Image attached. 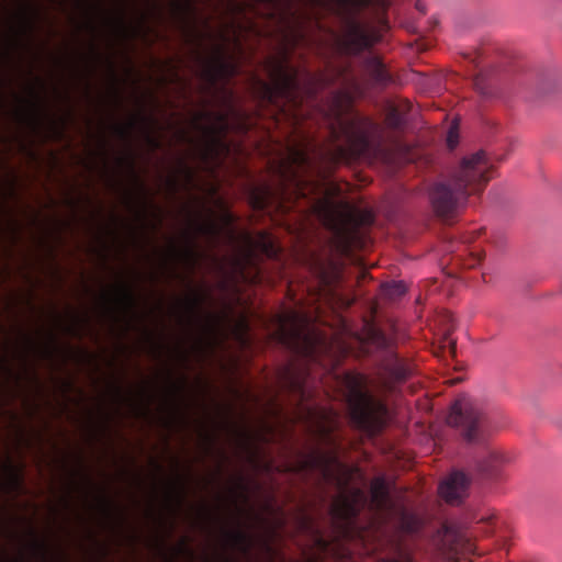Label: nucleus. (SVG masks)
Listing matches in <instances>:
<instances>
[{
  "label": "nucleus",
  "instance_id": "c756f323",
  "mask_svg": "<svg viewBox=\"0 0 562 562\" xmlns=\"http://www.w3.org/2000/svg\"><path fill=\"white\" fill-rule=\"evenodd\" d=\"M134 127V122H131L128 125L124 126V125H115V131L116 133L123 137V138H127L128 135H130V132L131 130Z\"/></svg>",
  "mask_w": 562,
  "mask_h": 562
},
{
  "label": "nucleus",
  "instance_id": "412c9836",
  "mask_svg": "<svg viewBox=\"0 0 562 562\" xmlns=\"http://www.w3.org/2000/svg\"><path fill=\"white\" fill-rule=\"evenodd\" d=\"M405 123L404 115L395 108L391 109L385 117V124L392 130H401Z\"/></svg>",
  "mask_w": 562,
  "mask_h": 562
},
{
  "label": "nucleus",
  "instance_id": "58836bf2",
  "mask_svg": "<svg viewBox=\"0 0 562 562\" xmlns=\"http://www.w3.org/2000/svg\"><path fill=\"white\" fill-rule=\"evenodd\" d=\"M35 547L37 550H40L42 553H44L46 551V547L44 543L42 542H38V541H35Z\"/></svg>",
  "mask_w": 562,
  "mask_h": 562
},
{
  "label": "nucleus",
  "instance_id": "ea45409f",
  "mask_svg": "<svg viewBox=\"0 0 562 562\" xmlns=\"http://www.w3.org/2000/svg\"><path fill=\"white\" fill-rule=\"evenodd\" d=\"M416 9H417L418 11H420L422 13H425V12H426V7H425V4H424L423 2H420V1L416 2Z\"/></svg>",
  "mask_w": 562,
  "mask_h": 562
},
{
  "label": "nucleus",
  "instance_id": "3c124183",
  "mask_svg": "<svg viewBox=\"0 0 562 562\" xmlns=\"http://www.w3.org/2000/svg\"><path fill=\"white\" fill-rule=\"evenodd\" d=\"M225 562H232L231 560H225Z\"/></svg>",
  "mask_w": 562,
  "mask_h": 562
},
{
  "label": "nucleus",
  "instance_id": "423d86ee",
  "mask_svg": "<svg viewBox=\"0 0 562 562\" xmlns=\"http://www.w3.org/2000/svg\"><path fill=\"white\" fill-rule=\"evenodd\" d=\"M342 384L351 424L369 436L380 432L386 423L387 407L370 392L367 376L347 372Z\"/></svg>",
  "mask_w": 562,
  "mask_h": 562
},
{
  "label": "nucleus",
  "instance_id": "79ce46f5",
  "mask_svg": "<svg viewBox=\"0 0 562 562\" xmlns=\"http://www.w3.org/2000/svg\"><path fill=\"white\" fill-rule=\"evenodd\" d=\"M102 503H103V506H104L105 510L109 512L110 508H111L110 501L108 498L103 497Z\"/></svg>",
  "mask_w": 562,
  "mask_h": 562
},
{
  "label": "nucleus",
  "instance_id": "2eb2a0df",
  "mask_svg": "<svg viewBox=\"0 0 562 562\" xmlns=\"http://www.w3.org/2000/svg\"><path fill=\"white\" fill-rule=\"evenodd\" d=\"M371 502L379 512L387 510L392 506L389 486L383 476L375 477L371 483Z\"/></svg>",
  "mask_w": 562,
  "mask_h": 562
},
{
  "label": "nucleus",
  "instance_id": "09e8293b",
  "mask_svg": "<svg viewBox=\"0 0 562 562\" xmlns=\"http://www.w3.org/2000/svg\"><path fill=\"white\" fill-rule=\"evenodd\" d=\"M115 392H116V395H117V396H121V389H120V387H116V389H115Z\"/></svg>",
  "mask_w": 562,
  "mask_h": 562
},
{
  "label": "nucleus",
  "instance_id": "b1692460",
  "mask_svg": "<svg viewBox=\"0 0 562 562\" xmlns=\"http://www.w3.org/2000/svg\"><path fill=\"white\" fill-rule=\"evenodd\" d=\"M227 68V65L223 61L221 57H217L212 65L205 69V77L210 81H215L216 79V72L217 70H225Z\"/></svg>",
  "mask_w": 562,
  "mask_h": 562
},
{
  "label": "nucleus",
  "instance_id": "7c9ffc66",
  "mask_svg": "<svg viewBox=\"0 0 562 562\" xmlns=\"http://www.w3.org/2000/svg\"><path fill=\"white\" fill-rule=\"evenodd\" d=\"M339 234L341 235L340 237L342 239L344 248H349L353 243V233L348 231H341L339 232Z\"/></svg>",
  "mask_w": 562,
  "mask_h": 562
},
{
  "label": "nucleus",
  "instance_id": "4468645a",
  "mask_svg": "<svg viewBox=\"0 0 562 562\" xmlns=\"http://www.w3.org/2000/svg\"><path fill=\"white\" fill-rule=\"evenodd\" d=\"M281 386L289 392L297 395L300 400L306 396L304 378L292 367H286L282 370L280 376Z\"/></svg>",
  "mask_w": 562,
  "mask_h": 562
},
{
  "label": "nucleus",
  "instance_id": "ddd939ff",
  "mask_svg": "<svg viewBox=\"0 0 562 562\" xmlns=\"http://www.w3.org/2000/svg\"><path fill=\"white\" fill-rule=\"evenodd\" d=\"M505 461L506 459L501 452L490 450L476 461V470L484 477L498 479Z\"/></svg>",
  "mask_w": 562,
  "mask_h": 562
},
{
  "label": "nucleus",
  "instance_id": "de8ad7c7",
  "mask_svg": "<svg viewBox=\"0 0 562 562\" xmlns=\"http://www.w3.org/2000/svg\"><path fill=\"white\" fill-rule=\"evenodd\" d=\"M223 124H225V117L224 115L220 114L217 117Z\"/></svg>",
  "mask_w": 562,
  "mask_h": 562
},
{
  "label": "nucleus",
  "instance_id": "8fccbe9b",
  "mask_svg": "<svg viewBox=\"0 0 562 562\" xmlns=\"http://www.w3.org/2000/svg\"><path fill=\"white\" fill-rule=\"evenodd\" d=\"M139 189H140V191H142L143 193L145 192V188H144V186H143V184H139Z\"/></svg>",
  "mask_w": 562,
  "mask_h": 562
},
{
  "label": "nucleus",
  "instance_id": "c85d7f7f",
  "mask_svg": "<svg viewBox=\"0 0 562 562\" xmlns=\"http://www.w3.org/2000/svg\"><path fill=\"white\" fill-rule=\"evenodd\" d=\"M201 303V297L198 293H193L188 300H187V306L190 312H193L198 308V306Z\"/></svg>",
  "mask_w": 562,
  "mask_h": 562
},
{
  "label": "nucleus",
  "instance_id": "dca6fc26",
  "mask_svg": "<svg viewBox=\"0 0 562 562\" xmlns=\"http://www.w3.org/2000/svg\"><path fill=\"white\" fill-rule=\"evenodd\" d=\"M364 67L370 78L378 85H384L390 76L381 59L376 56H368L364 60Z\"/></svg>",
  "mask_w": 562,
  "mask_h": 562
},
{
  "label": "nucleus",
  "instance_id": "20e7f679",
  "mask_svg": "<svg viewBox=\"0 0 562 562\" xmlns=\"http://www.w3.org/2000/svg\"><path fill=\"white\" fill-rule=\"evenodd\" d=\"M391 0H334L331 11L340 20L341 34L337 41L341 48L358 55L380 40V31H386V12Z\"/></svg>",
  "mask_w": 562,
  "mask_h": 562
},
{
  "label": "nucleus",
  "instance_id": "c03bdc74",
  "mask_svg": "<svg viewBox=\"0 0 562 562\" xmlns=\"http://www.w3.org/2000/svg\"><path fill=\"white\" fill-rule=\"evenodd\" d=\"M181 391H182V385H176V386H173V392H175L176 394L180 393Z\"/></svg>",
  "mask_w": 562,
  "mask_h": 562
},
{
  "label": "nucleus",
  "instance_id": "2f4dec72",
  "mask_svg": "<svg viewBox=\"0 0 562 562\" xmlns=\"http://www.w3.org/2000/svg\"><path fill=\"white\" fill-rule=\"evenodd\" d=\"M482 260V255L480 252H472L470 259L464 263L467 268H474Z\"/></svg>",
  "mask_w": 562,
  "mask_h": 562
},
{
  "label": "nucleus",
  "instance_id": "0eeeda50",
  "mask_svg": "<svg viewBox=\"0 0 562 562\" xmlns=\"http://www.w3.org/2000/svg\"><path fill=\"white\" fill-rule=\"evenodd\" d=\"M366 352L381 351L380 382L385 391H393L395 384L405 382L414 372L413 363L401 358L394 350L392 340L380 329L371 327L363 342Z\"/></svg>",
  "mask_w": 562,
  "mask_h": 562
},
{
  "label": "nucleus",
  "instance_id": "e433bc0d",
  "mask_svg": "<svg viewBox=\"0 0 562 562\" xmlns=\"http://www.w3.org/2000/svg\"><path fill=\"white\" fill-rule=\"evenodd\" d=\"M223 220L227 225H232L234 222V216L231 212L224 211L223 212Z\"/></svg>",
  "mask_w": 562,
  "mask_h": 562
},
{
  "label": "nucleus",
  "instance_id": "7ed1b4c3",
  "mask_svg": "<svg viewBox=\"0 0 562 562\" xmlns=\"http://www.w3.org/2000/svg\"><path fill=\"white\" fill-rule=\"evenodd\" d=\"M493 168L484 150L464 157L446 178L432 186L429 196L436 214L442 220L451 218L470 195L484 190Z\"/></svg>",
  "mask_w": 562,
  "mask_h": 562
},
{
  "label": "nucleus",
  "instance_id": "72a5a7b5",
  "mask_svg": "<svg viewBox=\"0 0 562 562\" xmlns=\"http://www.w3.org/2000/svg\"><path fill=\"white\" fill-rule=\"evenodd\" d=\"M447 144L450 149H453L458 144V135L452 128L448 133Z\"/></svg>",
  "mask_w": 562,
  "mask_h": 562
},
{
  "label": "nucleus",
  "instance_id": "a19ab883",
  "mask_svg": "<svg viewBox=\"0 0 562 562\" xmlns=\"http://www.w3.org/2000/svg\"><path fill=\"white\" fill-rule=\"evenodd\" d=\"M33 106H34V112H35L34 113V117H33V122H34L35 125H37L38 124V113H37L38 109H37V105H33Z\"/></svg>",
  "mask_w": 562,
  "mask_h": 562
},
{
  "label": "nucleus",
  "instance_id": "9d476101",
  "mask_svg": "<svg viewBox=\"0 0 562 562\" xmlns=\"http://www.w3.org/2000/svg\"><path fill=\"white\" fill-rule=\"evenodd\" d=\"M434 549L448 561H457L458 555L472 550L463 528L453 521H445L431 538Z\"/></svg>",
  "mask_w": 562,
  "mask_h": 562
},
{
  "label": "nucleus",
  "instance_id": "c9c22d12",
  "mask_svg": "<svg viewBox=\"0 0 562 562\" xmlns=\"http://www.w3.org/2000/svg\"><path fill=\"white\" fill-rule=\"evenodd\" d=\"M180 169H181V172H183L184 176L189 180H191V178L193 176L192 169L183 160H180Z\"/></svg>",
  "mask_w": 562,
  "mask_h": 562
},
{
  "label": "nucleus",
  "instance_id": "393cba45",
  "mask_svg": "<svg viewBox=\"0 0 562 562\" xmlns=\"http://www.w3.org/2000/svg\"><path fill=\"white\" fill-rule=\"evenodd\" d=\"M196 229L199 234L207 235V236H216L218 234V227L214 222H207L202 224H196Z\"/></svg>",
  "mask_w": 562,
  "mask_h": 562
},
{
  "label": "nucleus",
  "instance_id": "49530a36",
  "mask_svg": "<svg viewBox=\"0 0 562 562\" xmlns=\"http://www.w3.org/2000/svg\"><path fill=\"white\" fill-rule=\"evenodd\" d=\"M54 128H55V134L57 136H61L63 135V132L56 125H54Z\"/></svg>",
  "mask_w": 562,
  "mask_h": 562
},
{
  "label": "nucleus",
  "instance_id": "6ab92c4d",
  "mask_svg": "<svg viewBox=\"0 0 562 562\" xmlns=\"http://www.w3.org/2000/svg\"><path fill=\"white\" fill-rule=\"evenodd\" d=\"M381 293L389 300H397L406 293V285L402 281L385 282L381 285Z\"/></svg>",
  "mask_w": 562,
  "mask_h": 562
},
{
  "label": "nucleus",
  "instance_id": "1a4fd4ad",
  "mask_svg": "<svg viewBox=\"0 0 562 562\" xmlns=\"http://www.w3.org/2000/svg\"><path fill=\"white\" fill-rule=\"evenodd\" d=\"M308 318L295 310H286L276 316V337L288 348L299 350L310 347V337L305 329Z\"/></svg>",
  "mask_w": 562,
  "mask_h": 562
},
{
  "label": "nucleus",
  "instance_id": "a211bd4d",
  "mask_svg": "<svg viewBox=\"0 0 562 562\" xmlns=\"http://www.w3.org/2000/svg\"><path fill=\"white\" fill-rule=\"evenodd\" d=\"M379 562H415L414 549L398 544L390 557L383 558Z\"/></svg>",
  "mask_w": 562,
  "mask_h": 562
},
{
  "label": "nucleus",
  "instance_id": "f257e3e1",
  "mask_svg": "<svg viewBox=\"0 0 562 562\" xmlns=\"http://www.w3.org/2000/svg\"><path fill=\"white\" fill-rule=\"evenodd\" d=\"M382 139V128L374 121L364 117L347 120L339 113L330 125V144H317L307 135H300L285 147L284 165L293 181L301 184V173H321V165L352 162L370 155L373 142Z\"/></svg>",
  "mask_w": 562,
  "mask_h": 562
},
{
  "label": "nucleus",
  "instance_id": "9b49d317",
  "mask_svg": "<svg viewBox=\"0 0 562 562\" xmlns=\"http://www.w3.org/2000/svg\"><path fill=\"white\" fill-rule=\"evenodd\" d=\"M367 503L366 495L360 488H353L348 494H341L334 499L329 514L334 524L347 531L352 527L361 508Z\"/></svg>",
  "mask_w": 562,
  "mask_h": 562
},
{
  "label": "nucleus",
  "instance_id": "4c0bfd02",
  "mask_svg": "<svg viewBox=\"0 0 562 562\" xmlns=\"http://www.w3.org/2000/svg\"><path fill=\"white\" fill-rule=\"evenodd\" d=\"M148 140L154 148H158L160 146L159 140L151 136H148Z\"/></svg>",
  "mask_w": 562,
  "mask_h": 562
},
{
  "label": "nucleus",
  "instance_id": "f3484780",
  "mask_svg": "<svg viewBox=\"0 0 562 562\" xmlns=\"http://www.w3.org/2000/svg\"><path fill=\"white\" fill-rule=\"evenodd\" d=\"M398 525L405 533L415 535L418 533L422 522L417 516L402 508L398 513Z\"/></svg>",
  "mask_w": 562,
  "mask_h": 562
},
{
  "label": "nucleus",
  "instance_id": "5701e85b",
  "mask_svg": "<svg viewBox=\"0 0 562 562\" xmlns=\"http://www.w3.org/2000/svg\"><path fill=\"white\" fill-rule=\"evenodd\" d=\"M473 86L475 90L483 97H490L492 93L490 86L486 81V77L483 72H479L477 75H475L473 79Z\"/></svg>",
  "mask_w": 562,
  "mask_h": 562
},
{
  "label": "nucleus",
  "instance_id": "a878e982",
  "mask_svg": "<svg viewBox=\"0 0 562 562\" xmlns=\"http://www.w3.org/2000/svg\"><path fill=\"white\" fill-rule=\"evenodd\" d=\"M187 240H188V246L184 249L182 255L188 261L192 262L195 260V257H196V252L194 249V238L191 234H187Z\"/></svg>",
  "mask_w": 562,
  "mask_h": 562
},
{
  "label": "nucleus",
  "instance_id": "f8f14e48",
  "mask_svg": "<svg viewBox=\"0 0 562 562\" xmlns=\"http://www.w3.org/2000/svg\"><path fill=\"white\" fill-rule=\"evenodd\" d=\"M471 479L462 471L456 470L439 485V495L451 505L460 504L467 496Z\"/></svg>",
  "mask_w": 562,
  "mask_h": 562
},
{
  "label": "nucleus",
  "instance_id": "473e14b6",
  "mask_svg": "<svg viewBox=\"0 0 562 562\" xmlns=\"http://www.w3.org/2000/svg\"><path fill=\"white\" fill-rule=\"evenodd\" d=\"M262 249L268 256L276 255V249L272 241L267 239L266 237L262 240Z\"/></svg>",
  "mask_w": 562,
  "mask_h": 562
},
{
  "label": "nucleus",
  "instance_id": "aec40b11",
  "mask_svg": "<svg viewBox=\"0 0 562 562\" xmlns=\"http://www.w3.org/2000/svg\"><path fill=\"white\" fill-rule=\"evenodd\" d=\"M225 535L233 547L238 548L243 552L249 550V537L245 531L240 529L227 530Z\"/></svg>",
  "mask_w": 562,
  "mask_h": 562
},
{
  "label": "nucleus",
  "instance_id": "f03ea898",
  "mask_svg": "<svg viewBox=\"0 0 562 562\" xmlns=\"http://www.w3.org/2000/svg\"><path fill=\"white\" fill-rule=\"evenodd\" d=\"M268 72L270 82L257 79L261 101L294 121L304 116V103L315 100L317 92L328 83V78L324 74L308 70L301 72L290 64L286 53L269 60Z\"/></svg>",
  "mask_w": 562,
  "mask_h": 562
},
{
  "label": "nucleus",
  "instance_id": "a18cd8bd",
  "mask_svg": "<svg viewBox=\"0 0 562 562\" xmlns=\"http://www.w3.org/2000/svg\"><path fill=\"white\" fill-rule=\"evenodd\" d=\"M315 4H326V0H312Z\"/></svg>",
  "mask_w": 562,
  "mask_h": 562
},
{
  "label": "nucleus",
  "instance_id": "bb28decb",
  "mask_svg": "<svg viewBox=\"0 0 562 562\" xmlns=\"http://www.w3.org/2000/svg\"><path fill=\"white\" fill-rule=\"evenodd\" d=\"M268 198H269L268 190H266L263 192L256 193V195L254 198L255 207L260 209V210L265 209Z\"/></svg>",
  "mask_w": 562,
  "mask_h": 562
},
{
  "label": "nucleus",
  "instance_id": "cd10ccee",
  "mask_svg": "<svg viewBox=\"0 0 562 562\" xmlns=\"http://www.w3.org/2000/svg\"><path fill=\"white\" fill-rule=\"evenodd\" d=\"M292 45H299L306 41L305 34L302 30L296 29L292 32L291 38L289 40Z\"/></svg>",
  "mask_w": 562,
  "mask_h": 562
},
{
  "label": "nucleus",
  "instance_id": "39448f33",
  "mask_svg": "<svg viewBox=\"0 0 562 562\" xmlns=\"http://www.w3.org/2000/svg\"><path fill=\"white\" fill-rule=\"evenodd\" d=\"M308 416L315 418L313 435L319 443L327 446V450L319 447L312 448L310 451L300 452L294 465L296 472L303 474L316 473L319 479L326 483L344 484L347 475V467L339 460L338 445L333 431L336 427L334 417L325 413L315 416L314 412L308 411Z\"/></svg>",
  "mask_w": 562,
  "mask_h": 562
},
{
  "label": "nucleus",
  "instance_id": "6e6552de",
  "mask_svg": "<svg viewBox=\"0 0 562 562\" xmlns=\"http://www.w3.org/2000/svg\"><path fill=\"white\" fill-rule=\"evenodd\" d=\"M447 422L460 429L463 439L470 443L484 441L491 432V424L483 405L467 395L454 401Z\"/></svg>",
  "mask_w": 562,
  "mask_h": 562
},
{
  "label": "nucleus",
  "instance_id": "37998d69",
  "mask_svg": "<svg viewBox=\"0 0 562 562\" xmlns=\"http://www.w3.org/2000/svg\"><path fill=\"white\" fill-rule=\"evenodd\" d=\"M179 550H180L181 552H188V553H191V552L189 551V549H188V547H187L186 542H182V543L180 544Z\"/></svg>",
  "mask_w": 562,
  "mask_h": 562
},
{
  "label": "nucleus",
  "instance_id": "4be33fe9",
  "mask_svg": "<svg viewBox=\"0 0 562 562\" xmlns=\"http://www.w3.org/2000/svg\"><path fill=\"white\" fill-rule=\"evenodd\" d=\"M120 301L124 305V307L128 311H131L135 307L136 300H135L134 293H133L132 289L126 284H122L120 286Z\"/></svg>",
  "mask_w": 562,
  "mask_h": 562
},
{
  "label": "nucleus",
  "instance_id": "f704fd0d",
  "mask_svg": "<svg viewBox=\"0 0 562 562\" xmlns=\"http://www.w3.org/2000/svg\"><path fill=\"white\" fill-rule=\"evenodd\" d=\"M358 222L361 225H371L373 223V215L370 212L361 213Z\"/></svg>",
  "mask_w": 562,
  "mask_h": 562
}]
</instances>
